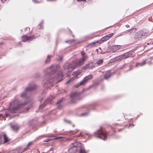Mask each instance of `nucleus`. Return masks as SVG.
<instances>
[{
  "label": "nucleus",
  "instance_id": "9",
  "mask_svg": "<svg viewBox=\"0 0 153 153\" xmlns=\"http://www.w3.org/2000/svg\"><path fill=\"white\" fill-rule=\"evenodd\" d=\"M82 55V58H80L81 59L83 60L84 62L88 59V56L86 53L84 51H82L81 52Z\"/></svg>",
  "mask_w": 153,
  "mask_h": 153
},
{
  "label": "nucleus",
  "instance_id": "6",
  "mask_svg": "<svg viewBox=\"0 0 153 153\" xmlns=\"http://www.w3.org/2000/svg\"><path fill=\"white\" fill-rule=\"evenodd\" d=\"M130 53L129 52H127L124 54L118 56V58H119L118 59H119L120 60L123 59L127 58L130 56Z\"/></svg>",
  "mask_w": 153,
  "mask_h": 153
},
{
  "label": "nucleus",
  "instance_id": "14",
  "mask_svg": "<svg viewBox=\"0 0 153 153\" xmlns=\"http://www.w3.org/2000/svg\"><path fill=\"white\" fill-rule=\"evenodd\" d=\"M11 127L12 129L15 131H16L18 130L19 128V126L17 125H12Z\"/></svg>",
  "mask_w": 153,
  "mask_h": 153
},
{
  "label": "nucleus",
  "instance_id": "34",
  "mask_svg": "<svg viewBox=\"0 0 153 153\" xmlns=\"http://www.w3.org/2000/svg\"><path fill=\"white\" fill-rule=\"evenodd\" d=\"M33 1L35 2H37L36 0H33Z\"/></svg>",
  "mask_w": 153,
  "mask_h": 153
},
{
  "label": "nucleus",
  "instance_id": "1",
  "mask_svg": "<svg viewBox=\"0 0 153 153\" xmlns=\"http://www.w3.org/2000/svg\"><path fill=\"white\" fill-rule=\"evenodd\" d=\"M84 62L83 60L81 59H76L73 61L71 64L69 65L68 63H65L64 66V68H66V67H67L68 71L69 72H71L76 67L82 65Z\"/></svg>",
  "mask_w": 153,
  "mask_h": 153
},
{
  "label": "nucleus",
  "instance_id": "20",
  "mask_svg": "<svg viewBox=\"0 0 153 153\" xmlns=\"http://www.w3.org/2000/svg\"><path fill=\"white\" fill-rule=\"evenodd\" d=\"M36 88V86L35 85H34L33 86V87H29L28 88H27L26 89V91H32L33 90L35 89Z\"/></svg>",
  "mask_w": 153,
  "mask_h": 153
},
{
  "label": "nucleus",
  "instance_id": "22",
  "mask_svg": "<svg viewBox=\"0 0 153 153\" xmlns=\"http://www.w3.org/2000/svg\"><path fill=\"white\" fill-rule=\"evenodd\" d=\"M146 63V61L144 60L142 62L138 63L137 64L138 65L140 66H143L144 65H145Z\"/></svg>",
  "mask_w": 153,
  "mask_h": 153
},
{
  "label": "nucleus",
  "instance_id": "12",
  "mask_svg": "<svg viewBox=\"0 0 153 153\" xmlns=\"http://www.w3.org/2000/svg\"><path fill=\"white\" fill-rule=\"evenodd\" d=\"M4 137V143H5L9 142L10 141V139L7 137V135L5 134L3 135Z\"/></svg>",
  "mask_w": 153,
  "mask_h": 153
},
{
  "label": "nucleus",
  "instance_id": "35",
  "mask_svg": "<svg viewBox=\"0 0 153 153\" xmlns=\"http://www.w3.org/2000/svg\"><path fill=\"white\" fill-rule=\"evenodd\" d=\"M24 94H22V95H21V97H23V95H24Z\"/></svg>",
  "mask_w": 153,
  "mask_h": 153
},
{
  "label": "nucleus",
  "instance_id": "7",
  "mask_svg": "<svg viewBox=\"0 0 153 153\" xmlns=\"http://www.w3.org/2000/svg\"><path fill=\"white\" fill-rule=\"evenodd\" d=\"M113 35V33H111L108 34L105 36H104L101 39V40L103 41H105L109 39Z\"/></svg>",
  "mask_w": 153,
  "mask_h": 153
},
{
  "label": "nucleus",
  "instance_id": "41",
  "mask_svg": "<svg viewBox=\"0 0 153 153\" xmlns=\"http://www.w3.org/2000/svg\"><path fill=\"white\" fill-rule=\"evenodd\" d=\"M1 44H0V45Z\"/></svg>",
  "mask_w": 153,
  "mask_h": 153
},
{
  "label": "nucleus",
  "instance_id": "17",
  "mask_svg": "<svg viewBox=\"0 0 153 153\" xmlns=\"http://www.w3.org/2000/svg\"><path fill=\"white\" fill-rule=\"evenodd\" d=\"M53 56L52 55H48L45 61V63L47 64L49 63L50 62L51 58Z\"/></svg>",
  "mask_w": 153,
  "mask_h": 153
},
{
  "label": "nucleus",
  "instance_id": "29",
  "mask_svg": "<svg viewBox=\"0 0 153 153\" xmlns=\"http://www.w3.org/2000/svg\"><path fill=\"white\" fill-rule=\"evenodd\" d=\"M44 104H45V103H44V104H42L41 106H40V108H43V107H44L45 106V105H44Z\"/></svg>",
  "mask_w": 153,
  "mask_h": 153
},
{
  "label": "nucleus",
  "instance_id": "30",
  "mask_svg": "<svg viewBox=\"0 0 153 153\" xmlns=\"http://www.w3.org/2000/svg\"><path fill=\"white\" fill-rule=\"evenodd\" d=\"M62 56L59 57V60H62Z\"/></svg>",
  "mask_w": 153,
  "mask_h": 153
},
{
  "label": "nucleus",
  "instance_id": "28",
  "mask_svg": "<svg viewBox=\"0 0 153 153\" xmlns=\"http://www.w3.org/2000/svg\"><path fill=\"white\" fill-rule=\"evenodd\" d=\"M33 144V143L32 142H30L27 145V147L29 146H30L32 145Z\"/></svg>",
  "mask_w": 153,
  "mask_h": 153
},
{
  "label": "nucleus",
  "instance_id": "36",
  "mask_svg": "<svg viewBox=\"0 0 153 153\" xmlns=\"http://www.w3.org/2000/svg\"><path fill=\"white\" fill-rule=\"evenodd\" d=\"M7 115H8V114H5V115H6L7 117Z\"/></svg>",
  "mask_w": 153,
  "mask_h": 153
},
{
  "label": "nucleus",
  "instance_id": "13",
  "mask_svg": "<svg viewBox=\"0 0 153 153\" xmlns=\"http://www.w3.org/2000/svg\"><path fill=\"white\" fill-rule=\"evenodd\" d=\"M111 76V72L110 71H107L104 75V78L107 79L110 77Z\"/></svg>",
  "mask_w": 153,
  "mask_h": 153
},
{
  "label": "nucleus",
  "instance_id": "8",
  "mask_svg": "<svg viewBox=\"0 0 153 153\" xmlns=\"http://www.w3.org/2000/svg\"><path fill=\"white\" fill-rule=\"evenodd\" d=\"M121 46L120 45H114L112 46L111 51L114 52L120 49Z\"/></svg>",
  "mask_w": 153,
  "mask_h": 153
},
{
  "label": "nucleus",
  "instance_id": "15",
  "mask_svg": "<svg viewBox=\"0 0 153 153\" xmlns=\"http://www.w3.org/2000/svg\"><path fill=\"white\" fill-rule=\"evenodd\" d=\"M81 73V71L78 70L74 72L73 73V75L74 76H77L79 75Z\"/></svg>",
  "mask_w": 153,
  "mask_h": 153
},
{
  "label": "nucleus",
  "instance_id": "39",
  "mask_svg": "<svg viewBox=\"0 0 153 153\" xmlns=\"http://www.w3.org/2000/svg\"><path fill=\"white\" fill-rule=\"evenodd\" d=\"M130 126H131V125H129V127Z\"/></svg>",
  "mask_w": 153,
  "mask_h": 153
},
{
  "label": "nucleus",
  "instance_id": "2",
  "mask_svg": "<svg viewBox=\"0 0 153 153\" xmlns=\"http://www.w3.org/2000/svg\"><path fill=\"white\" fill-rule=\"evenodd\" d=\"M25 103H21L18 100H14L10 104L9 109L12 113H15L17 110L24 106Z\"/></svg>",
  "mask_w": 153,
  "mask_h": 153
},
{
  "label": "nucleus",
  "instance_id": "19",
  "mask_svg": "<svg viewBox=\"0 0 153 153\" xmlns=\"http://www.w3.org/2000/svg\"><path fill=\"white\" fill-rule=\"evenodd\" d=\"M103 62V60L102 59H100V60L97 62L95 64V66H97L101 64Z\"/></svg>",
  "mask_w": 153,
  "mask_h": 153
},
{
  "label": "nucleus",
  "instance_id": "10",
  "mask_svg": "<svg viewBox=\"0 0 153 153\" xmlns=\"http://www.w3.org/2000/svg\"><path fill=\"white\" fill-rule=\"evenodd\" d=\"M94 66L92 62H90L86 65L84 68L85 69H92L93 68H94Z\"/></svg>",
  "mask_w": 153,
  "mask_h": 153
},
{
  "label": "nucleus",
  "instance_id": "16",
  "mask_svg": "<svg viewBox=\"0 0 153 153\" xmlns=\"http://www.w3.org/2000/svg\"><path fill=\"white\" fill-rule=\"evenodd\" d=\"M63 76L62 71H59L58 73L57 74V76L56 78L57 79H60Z\"/></svg>",
  "mask_w": 153,
  "mask_h": 153
},
{
  "label": "nucleus",
  "instance_id": "5",
  "mask_svg": "<svg viewBox=\"0 0 153 153\" xmlns=\"http://www.w3.org/2000/svg\"><path fill=\"white\" fill-rule=\"evenodd\" d=\"M36 38L34 35L31 36H28L26 35H24L22 37V40L23 42H25L27 41H31Z\"/></svg>",
  "mask_w": 153,
  "mask_h": 153
},
{
  "label": "nucleus",
  "instance_id": "24",
  "mask_svg": "<svg viewBox=\"0 0 153 153\" xmlns=\"http://www.w3.org/2000/svg\"><path fill=\"white\" fill-rule=\"evenodd\" d=\"M80 153H86L85 150L83 149H81L80 150Z\"/></svg>",
  "mask_w": 153,
  "mask_h": 153
},
{
  "label": "nucleus",
  "instance_id": "21",
  "mask_svg": "<svg viewBox=\"0 0 153 153\" xmlns=\"http://www.w3.org/2000/svg\"><path fill=\"white\" fill-rule=\"evenodd\" d=\"M86 81L85 80V79H83L82 81H81L79 83L80 85H84L85 84L86 82Z\"/></svg>",
  "mask_w": 153,
  "mask_h": 153
},
{
  "label": "nucleus",
  "instance_id": "38",
  "mask_svg": "<svg viewBox=\"0 0 153 153\" xmlns=\"http://www.w3.org/2000/svg\"><path fill=\"white\" fill-rule=\"evenodd\" d=\"M59 103V101L57 102V104H58Z\"/></svg>",
  "mask_w": 153,
  "mask_h": 153
},
{
  "label": "nucleus",
  "instance_id": "3",
  "mask_svg": "<svg viewBox=\"0 0 153 153\" xmlns=\"http://www.w3.org/2000/svg\"><path fill=\"white\" fill-rule=\"evenodd\" d=\"M95 137L97 138H100L104 140L107 139V137L108 133L106 131L102 128H100L96 131L95 133Z\"/></svg>",
  "mask_w": 153,
  "mask_h": 153
},
{
  "label": "nucleus",
  "instance_id": "37",
  "mask_svg": "<svg viewBox=\"0 0 153 153\" xmlns=\"http://www.w3.org/2000/svg\"><path fill=\"white\" fill-rule=\"evenodd\" d=\"M50 140H48L47 141H46V142H48V141H50Z\"/></svg>",
  "mask_w": 153,
  "mask_h": 153
},
{
  "label": "nucleus",
  "instance_id": "23",
  "mask_svg": "<svg viewBox=\"0 0 153 153\" xmlns=\"http://www.w3.org/2000/svg\"><path fill=\"white\" fill-rule=\"evenodd\" d=\"M80 85H79V83H78L75 85H74V88H78L79 86Z\"/></svg>",
  "mask_w": 153,
  "mask_h": 153
},
{
  "label": "nucleus",
  "instance_id": "40",
  "mask_svg": "<svg viewBox=\"0 0 153 153\" xmlns=\"http://www.w3.org/2000/svg\"><path fill=\"white\" fill-rule=\"evenodd\" d=\"M152 44H153V42L152 43Z\"/></svg>",
  "mask_w": 153,
  "mask_h": 153
},
{
  "label": "nucleus",
  "instance_id": "11",
  "mask_svg": "<svg viewBox=\"0 0 153 153\" xmlns=\"http://www.w3.org/2000/svg\"><path fill=\"white\" fill-rule=\"evenodd\" d=\"M89 135L88 133H85L83 132H81L79 134L78 136H77L78 137H81L82 138H86L87 137H89Z\"/></svg>",
  "mask_w": 153,
  "mask_h": 153
},
{
  "label": "nucleus",
  "instance_id": "4",
  "mask_svg": "<svg viewBox=\"0 0 153 153\" xmlns=\"http://www.w3.org/2000/svg\"><path fill=\"white\" fill-rule=\"evenodd\" d=\"M71 97L72 102H75L77 100L80 99L79 94L78 92L74 93L71 94Z\"/></svg>",
  "mask_w": 153,
  "mask_h": 153
},
{
  "label": "nucleus",
  "instance_id": "25",
  "mask_svg": "<svg viewBox=\"0 0 153 153\" xmlns=\"http://www.w3.org/2000/svg\"><path fill=\"white\" fill-rule=\"evenodd\" d=\"M63 138V137H57L56 138V139H57V140H61Z\"/></svg>",
  "mask_w": 153,
  "mask_h": 153
},
{
  "label": "nucleus",
  "instance_id": "26",
  "mask_svg": "<svg viewBox=\"0 0 153 153\" xmlns=\"http://www.w3.org/2000/svg\"><path fill=\"white\" fill-rule=\"evenodd\" d=\"M56 68H57V67H56V66H51L50 67V68L51 69V70H52L53 68V69H55Z\"/></svg>",
  "mask_w": 153,
  "mask_h": 153
},
{
  "label": "nucleus",
  "instance_id": "32",
  "mask_svg": "<svg viewBox=\"0 0 153 153\" xmlns=\"http://www.w3.org/2000/svg\"><path fill=\"white\" fill-rule=\"evenodd\" d=\"M7 0H1V1L3 2H5Z\"/></svg>",
  "mask_w": 153,
  "mask_h": 153
},
{
  "label": "nucleus",
  "instance_id": "33",
  "mask_svg": "<svg viewBox=\"0 0 153 153\" xmlns=\"http://www.w3.org/2000/svg\"><path fill=\"white\" fill-rule=\"evenodd\" d=\"M71 80H69V81H68V82H66V83L67 84H68L69 82H70Z\"/></svg>",
  "mask_w": 153,
  "mask_h": 153
},
{
  "label": "nucleus",
  "instance_id": "31",
  "mask_svg": "<svg viewBox=\"0 0 153 153\" xmlns=\"http://www.w3.org/2000/svg\"><path fill=\"white\" fill-rule=\"evenodd\" d=\"M49 101V99H48L46 100V101L45 102H46V103H47Z\"/></svg>",
  "mask_w": 153,
  "mask_h": 153
},
{
  "label": "nucleus",
  "instance_id": "27",
  "mask_svg": "<svg viewBox=\"0 0 153 153\" xmlns=\"http://www.w3.org/2000/svg\"><path fill=\"white\" fill-rule=\"evenodd\" d=\"M78 131L77 130H76L75 131H73L72 133L73 134H75V133H77Z\"/></svg>",
  "mask_w": 153,
  "mask_h": 153
},
{
  "label": "nucleus",
  "instance_id": "18",
  "mask_svg": "<svg viewBox=\"0 0 153 153\" xmlns=\"http://www.w3.org/2000/svg\"><path fill=\"white\" fill-rule=\"evenodd\" d=\"M93 78L92 75H89L88 76L84 78L85 80L87 82L88 80L91 79H92Z\"/></svg>",
  "mask_w": 153,
  "mask_h": 153
}]
</instances>
